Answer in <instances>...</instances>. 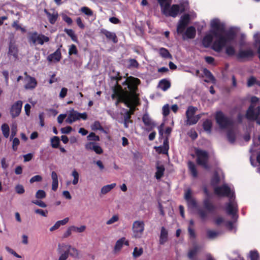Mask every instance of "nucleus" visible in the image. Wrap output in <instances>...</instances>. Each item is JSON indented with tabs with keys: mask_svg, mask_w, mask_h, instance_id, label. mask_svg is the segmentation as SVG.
<instances>
[{
	"mask_svg": "<svg viewBox=\"0 0 260 260\" xmlns=\"http://www.w3.org/2000/svg\"><path fill=\"white\" fill-rule=\"evenodd\" d=\"M210 26L211 30L204 37L203 44L205 47L212 46L214 51L220 52L225 44L235 38V34L231 31L223 34L224 24L218 18L211 20Z\"/></svg>",
	"mask_w": 260,
	"mask_h": 260,
	"instance_id": "f257e3e1",
	"label": "nucleus"
},
{
	"mask_svg": "<svg viewBox=\"0 0 260 260\" xmlns=\"http://www.w3.org/2000/svg\"><path fill=\"white\" fill-rule=\"evenodd\" d=\"M140 83V80L133 77L127 78L122 82L123 87L118 84L113 89V93L112 98H117L115 103L116 106L119 102H123L129 108L137 106L139 104L138 95L136 93L137 86Z\"/></svg>",
	"mask_w": 260,
	"mask_h": 260,
	"instance_id": "f03ea898",
	"label": "nucleus"
},
{
	"mask_svg": "<svg viewBox=\"0 0 260 260\" xmlns=\"http://www.w3.org/2000/svg\"><path fill=\"white\" fill-rule=\"evenodd\" d=\"M215 192L219 196H226L230 198L229 202L225 207V210L228 214L232 215L234 219L237 218L236 213L238 210L237 203L235 201L234 192L230 187L224 184L215 188Z\"/></svg>",
	"mask_w": 260,
	"mask_h": 260,
	"instance_id": "7ed1b4c3",
	"label": "nucleus"
},
{
	"mask_svg": "<svg viewBox=\"0 0 260 260\" xmlns=\"http://www.w3.org/2000/svg\"><path fill=\"white\" fill-rule=\"evenodd\" d=\"M215 119L216 122L221 128H228L227 138L230 143H234L236 138V130L231 120L224 116L221 111L217 112Z\"/></svg>",
	"mask_w": 260,
	"mask_h": 260,
	"instance_id": "20e7f679",
	"label": "nucleus"
},
{
	"mask_svg": "<svg viewBox=\"0 0 260 260\" xmlns=\"http://www.w3.org/2000/svg\"><path fill=\"white\" fill-rule=\"evenodd\" d=\"M188 9L187 2L181 0L179 4H169L161 9L162 14L167 17H176L179 14L184 12Z\"/></svg>",
	"mask_w": 260,
	"mask_h": 260,
	"instance_id": "39448f33",
	"label": "nucleus"
},
{
	"mask_svg": "<svg viewBox=\"0 0 260 260\" xmlns=\"http://www.w3.org/2000/svg\"><path fill=\"white\" fill-rule=\"evenodd\" d=\"M57 250L59 254L57 260H67L69 255L74 258H78L79 256V251L69 244H59Z\"/></svg>",
	"mask_w": 260,
	"mask_h": 260,
	"instance_id": "423d86ee",
	"label": "nucleus"
},
{
	"mask_svg": "<svg viewBox=\"0 0 260 260\" xmlns=\"http://www.w3.org/2000/svg\"><path fill=\"white\" fill-rule=\"evenodd\" d=\"M250 152L252 153L250 157L251 165L256 167L257 164L260 165V136L257 139L254 140Z\"/></svg>",
	"mask_w": 260,
	"mask_h": 260,
	"instance_id": "0eeeda50",
	"label": "nucleus"
},
{
	"mask_svg": "<svg viewBox=\"0 0 260 260\" xmlns=\"http://www.w3.org/2000/svg\"><path fill=\"white\" fill-rule=\"evenodd\" d=\"M145 230V223L142 220H138L134 221L132 224V238L140 239L142 237Z\"/></svg>",
	"mask_w": 260,
	"mask_h": 260,
	"instance_id": "6e6552de",
	"label": "nucleus"
},
{
	"mask_svg": "<svg viewBox=\"0 0 260 260\" xmlns=\"http://www.w3.org/2000/svg\"><path fill=\"white\" fill-rule=\"evenodd\" d=\"M196 17V14L194 12H190L189 14L183 15L178 22L177 27V31L178 34H182L185 27L189 23L191 19Z\"/></svg>",
	"mask_w": 260,
	"mask_h": 260,
	"instance_id": "1a4fd4ad",
	"label": "nucleus"
},
{
	"mask_svg": "<svg viewBox=\"0 0 260 260\" xmlns=\"http://www.w3.org/2000/svg\"><path fill=\"white\" fill-rule=\"evenodd\" d=\"M49 41V38L48 37L42 34H39L37 32L30 34L28 37L29 43L33 45L37 44L42 45Z\"/></svg>",
	"mask_w": 260,
	"mask_h": 260,
	"instance_id": "9d476101",
	"label": "nucleus"
},
{
	"mask_svg": "<svg viewBox=\"0 0 260 260\" xmlns=\"http://www.w3.org/2000/svg\"><path fill=\"white\" fill-rule=\"evenodd\" d=\"M197 108L192 107L189 106L186 111V124L187 125H192L197 123L198 120L201 118V115L199 114L197 115H194V114L196 112Z\"/></svg>",
	"mask_w": 260,
	"mask_h": 260,
	"instance_id": "9b49d317",
	"label": "nucleus"
},
{
	"mask_svg": "<svg viewBox=\"0 0 260 260\" xmlns=\"http://www.w3.org/2000/svg\"><path fill=\"white\" fill-rule=\"evenodd\" d=\"M195 153L197 157V162L205 168H207V161L208 159V153L203 150L196 149Z\"/></svg>",
	"mask_w": 260,
	"mask_h": 260,
	"instance_id": "f8f14e48",
	"label": "nucleus"
},
{
	"mask_svg": "<svg viewBox=\"0 0 260 260\" xmlns=\"http://www.w3.org/2000/svg\"><path fill=\"white\" fill-rule=\"evenodd\" d=\"M246 117L249 120H256L257 123L260 125V108L253 109L252 106H250L247 111Z\"/></svg>",
	"mask_w": 260,
	"mask_h": 260,
	"instance_id": "ddd939ff",
	"label": "nucleus"
},
{
	"mask_svg": "<svg viewBox=\"0 0 260 260\" xmlns=\"http://www.w3.org/2000/svg\"><path fill=\"white\" fill-rule=\"evenodd\" d=\"M22 106V102L18 101L15 102L11 107L10 114L13 118L18 116L21 112Z\"/></svg>",
	"mask_w": 260,
	"mask_h": 260,
	"instance_id": "4468645a",
	"label": "nucleus"
},
{
	"mask_svg": "<svg viewBox=\"0 0 260 260\" xmlns=\"http://www.w3.org/2000/svg\"><path fill=\"white\" fill-rule=\"evenodd\" d=\"M184 198L186 201L188 208L190 210H193L197 208V204L193 198L191 197L190 189H187L185 193Z\"/></svg>",
	"mask_w": 260,
	"mask_h": 260,
	"instance_id": "2eb2a0df",
	"label": "nucleus"
},
{
	"mask_svg": "<svg viewBox=\"0 0 260 260\" xmlns=\"http://www.w3.org/2000/svg\"><path fill=\"white\" fill-rule=\"evenodd\" d=\"M24 87L26 89H34L37 84L36 80L29 76L26 75L24 78Z\"/></svg>",
	"mask_w": 260,
	"mask_h": 260,
	"instance_id": "dca6fc26",
	"label": "nucleus"
},
{
	"mask_svg": "<svg viewBox=\"0 0 260 260\" xmlns=\"http://www.w3.org/2000/svg\"><path fill=\"white\" fill-rule=\"evenodd\" d=\"M85 148L87 150H93L96 154H100L103 153L102 148L94 142H88L85 145Z\"/></svg>",
	"mask_w": 260,
	"mask_h": 260,
	"instance_id": "f3484780",
	"label": "nucleus"
},
{
	"mask_svg": "<svg viewBox=\"0 0 260 260\" xmlns=\"http://www.w3.org/2000/svg\"><path fill=\"white\" fill-rule=\"evenodd\" d=\"M44 12L46 14L49 22L52 24H54L58 16L57 12L55 10L48 11L45 9Z\"/></svg>",
	"mask_w": 260,
	"mask_h": 260,
	"instance_id": "a211bd4d",
	"label": "nucleus"
},
{
	"mask_svg": "<svg viewBox=\"0 0 260 260\" xmlns=\"http://www.w3.org/2000/svg\"><path fill=\"white\" fill-rule=\"evenodd\" d=\"M196 35V30L194 27L189 26L187 27L183 36L184 39H193Z\"/></svg>",
	"mask_w": 260,
	"mask_h": 260,
	"instance_id": "6ab92c4d",
	"label": "nucleus"
},
{
	"mask_svg": "<svg viewBox=\"0 0 260 260\" xmlns=\"http://www.w3.org/2000/svg\"><path fill=\"white\" fill-rule=\"evenodd\" d=\"M168 240V231L164 227H162L160 230L159 242L161 245H164Z\"/></svg>",
	"mask_w": 260,
	"mask_h": 260,
	"instance_id": "aec40b11",
	"label": "nucleus"
},
{
	"mask_svg": "<svg viewBox=\"0 0 260 260\" xmlns=\"http://www.w3.org/2000/svg\"><path fill=\"white\" fill-rule=\"evenodd\" d=\"M69 221V217H66L62 220L57 221L53 225H52L50 229V232H53L58 230L61 225H64L66 224Z\"/></svg>",
	"mask_w": 260,
	"mask_h": 260,
	"instance_id": "412c9836",
	"label": "nucleus"
},
{
	"mask_svg": "<svg viewBox=\"0 0 260 260\" xmlns=\"http://www.w3.org/2000/svg\"><path fill=\"white\" fill-rule=\"evenodd\" d=\"M78 115L79 114L78 112L74 110H72L70 111V113L66 121L68 123L71 124L73 122L79 120Z\"/></svg>",
	"mask_w": 260,
	"mask_h": 260,
	"instance_id": "4be33fe9",
	"label": "nucleus"
},
{
	"mask_svg": "<svg viewBox=\"0 0 260 260\" xmlns=\"http://www.w3.org/2000/svg\"><path fill=\"white\" fill-rule=\"evenodd\" d=\"M52 179V189L56 191L58 187V175L55 171H52L51 174Z\"/></svg>",
	"mask_w": 260,
	"mask_h": 260,
	"instance_id": "5701e85b",
	"label": "nucleus"
},
{
	"mask_svg": "<svg viewBox=\"0 0 260 260\" xmlns=\"http://www.w3.org/2000/svg\"><path fill=\"white\" fill-rule=\"evenodd\" d=\"M254 53L251 49L241 50L238 54V57L241 58H246L252 57Z\"/></svg>",
	"mask_w": 260,
	"mask_h": 260,
	"instance_id": "b1692460",
	"label": "nucleus"
},
{
	"mask_svg": "<svg viewBox=\"0 0 260 260\" xmlns=\"http://www.w3.org/2000/svg\"><path fill=\"white\" fill-rule=\"evenodd\" d=\"M235 38L232 40L230 42L228 43L225 45L223 47V48L225 47V53L229 56H233L235 54L236 50L235 47L233 45H231V43L234 41Z\"/></svg>",
	"mask_w": 260,
	"mask_h": 260,
	"instance_id": "393cba45",
	"label": "nucleus"
},
{
	"mask_svg": "<svg viewBox=\"0 0 260 260\" xmlns=\"http://www.w3.org/2000/svg\"><path fill=\"white\" fill-rule=\"evenodd\" d=\"M61 53L59 50H56L53 53L50 54L48 57V60L50 61L57 62L61 59Z\"/></svg>",
	"mask_w": 260,
	"mask_h": 260,
	"instance_id": "a878e982",
	"label": "nucleus"
},
{
	"mask_svg": "<svg viewBox=\"0 0 260 260\" xmlns=\"http://www.w3.org/2000/svg\"><path fill=\"white\" fill-rule=\"evenodd\" d=\"M203 71L204 74V76H203V77L205 78V79H204V81L205 82H210L212 83H214L215 82V79L210 71H209L206 69H204Z\"/></svg>",
	"mask_w": 260,
	"mask_h": 260,
	"instance_id": "bb28decb",
	"label": "nucleus"
},
{
	"mask_svg": "<svg viewBox=\"0 0 260 260\" xmlns=\"http://www.w3.org/2000/svg\"><path fill=\"white\" fill-rule=\"evenodd\" d=\"M171 128L170 127H167L165 132V135H166V138L164 141V150L162 151L164 153H166L168 152L169 149V144H168V136L170 135L171 132Z\"/></svg>",
	"mask_w": 260,
	"mask_h": 260,
	"instance_id": "cd10ccee",
	"label": "nucleus"
},
{
	"mask_svg": "<svg viewBox=\"0 0 260 260\" xmlns=\"http://www.w3.org/2000/svg\"><path fill=\"white\" fill-rule=\"evenodd\" d=\"M116 184L115 183H112L103 186L101 189V193L103 195L106 194L109 192L112 189H113Z\"/></svg>",
	"mask_w": 260,
	"mask_h": 260,
	"instance_id": "c85d7f7f",
	"label": "nucleus"
},
{
	"mask_svg": "<svg viewBox=\"0 0 260 260\" xmlns=\"http://www.w3.org/2000/svg\"><path fill=\"white\" fill-rule=\"evenodd\" d=\"M8 54L10 56H13L14 58H16L17 55V48L15 45H10Z\"/></svg>",
	"mask_w": 260,
	"mask_h": 260,
	"instance_id": "c756f323",
	"label": "nucleus"
},
{
	"mask_svg": "<svg viewBox=\"0 0 260 260\" xmlns=\"http://www.w3.org/2000/svg\"><path fill=\"white\" fill-rule=\"evenodd\" d=\"M170 82L167 80H161L158 84L159 87L164 91L167 90L170 87Z\"/></svg>",
	"mask_w": 260,
	"mask_h": 260,
	"instance_id": "7c9ffc66",
	"label": "nucleus"
},
{
	"mask_svg": "<svg viewBox=\"0 0 260 260\" xmlns=\"http://www.w3.org/2000/svg\"><path fill=\"white\" fill-rule=\"evenodd\" d=\"M201 247L199 245H195L192 249H191L188 254V256L189 258H193L197 252L200 250Z\"/></svg>",
	"mask_w": 260,
	"mask_h": 260,
	"instance_id": "2f4dec72",
	"label": "nucleus"
},
{
	"mask_svg": "<svg viewBox=\"0 0 260 260\" xmlns=\"http://www.w3.org/2000/svg\"><path fill=\"white\" fill-rule=\"evenodd\" d=\"M156 170L155 176L156 179H159L163 176L165 168L162 165H158L156 167Z\"/></svg>",
	"mask_w": 260,
	"mask_h": 260,
	"instance_id": "473e14b6",
	"label": "nucleus"
},
{
	"mask_svg": "<svg viewBox=\"0 0 260 260\" xmlns=\"http://www.w3.org/2000/svg\"><path fill=\"white\" fill-rule=\"evenodd\" d=\"M71 176L73 177L72 184L75 185H77L78 183L79 180V173L76 169H74L71 173Z\"/></svg>",
	"mask_w": 260,
	"mask_h": 260,
	"instance_id": "72a5a7b5",
	"label": "nucleus"
},
{
	"mask_svg": "<svg viewBox=\"0 0 260 260\" xmlns=\"http://www.w3.org/2000/svg\"><path fill=\"white\" fill-rule=\"evenodd\" d=\"M1 130L4 136L7 138L10 134V128L9 125L6 123H4L1 126Z\"/></svg>",
	"mask_w": 260,
	"mask_h": 260,
	"instance_id": "f704fd0d",
	"label": "nucleus"
},
{
	"mask_svg": "<svg viewBox=\"0 0 260 260\" xmlns=\"http://www.w3.org/2000/svg\"><path fill=\"white\" fill-rule=\"evenodd\" d=\"M143 253V249L142 247H136L134 249V251L133 252V256L134 258H137L140 256Z\"/></svg>",
	"mask_w": 260,
	"mask_h": 260,
	"instance_id": "c9c22d12",
	"label": "nucleus"
},
{
	"mask_svg": "<svg viewBox=\"0 0 260 260\" xmlns=\"http://www.w3.org/2000/svg\"><path fill=\"white\" fill-rule=\"evenodd\" d=\"M86 226L85 225H82L79 227L75 225H72L71 226V229L73 230V232L79 233L84 232L86 230Z\"/></svg>",
	"mask_w": 260,
	"mask_h": 260,
	"instance_id": "e433bc0d",
	"label": "nucleus"
},
{
	"mask_svg": "<svg viewBox=\"0 0 260 260\" xmlns=\"http://www.w3.org/2000/svg\"><path fill=\"white\" fill-rule=\"evenodd\" d=\"M119 220V215L118 214L113 215L110 218H109L106 222L107 225H111Z\"/></svg>",
	"mask_w": 260,
	"mask_h": 260,
	"instance_id": "4c0bfd02",
	"label": "nucleus"
},
{
	"mask_svg": "<svg viewBox=\"0 0 260 260\" xmlns=\"http://www.w3.org/2000/svg\"><path fill=\"white\" fill-rule=\"evenodd\" d=\"M212 122L210 120H206L203 123V127L204 130L208 133H210L212 128Z\"/></svg>",
	"mask_w": 260,
	"mask_h": 260,
	"instance_id": "58836bf2",
	"label": "nucleus"
},
{
	"mask_svg": "<svg viewBox=\"0 0 260 260\" xmlns=\"http://www.w3.org/2000/svg\"><path fill=\"white\" fill-rule=\"evenodd\" d=\"M104 34L107 38L112 40L113 42L115 43L117 42L116 36L114 33L105 30Z\"/></svg>",
	"mask_w": 260,
	"mask_h": 260,
	"instance_id": "ea45409f",
	"label": "nucleus"
},
{
	"mask_svg": "<svg viewBox=\"0 0 260 260\" xmlns=\"http://www.w3.org/2000/svg\"><path fill=\"white\" fill-rule=\"evenodd\" d=\"M188 168L190 173H191L193 177H196L197 176V171L196 170L195 165L189 161L188 164Z\"/></svg>",
	"mask_w": 260,
	"mask_h": 260,
	"instance_id": "a19ab883",
	"label": "nucleus"
},
{
	"mask_svg": "<svg viewBox=\"0 0 260 260\" xmlns=\"http://www.w3.org/2000/svg\"><path fill=\"white\" fill-rule=\"evenodd\" d=\"M251 106H253V109H255L256 107H259L260 108V100L259 99L256 97V96H253L251 98Z\"/></svg>",
	"mask_w": 260,
	"mask_h": 260,
	"instance_id": "79ce46f5",
	"label": "nucleus"
},
{
	"mask_svg": "<svg viewBox=\"0 0 260 260\" xmlns=\"http://www.w3.org/2000/svg\"><path fill=\"white\" fill-rule=\"evenodd\" d=\"M159 54L164 58H171V55L167 49L161 48L159 50Z\"/></svg>",
	"mask_w": 260,
	"mask_h": 260,
	"instance_id": "37998d69",
	"label": "nucleus"
},
{
	"mask_svg": "<svg viewBox=\"0 0 260 260\" xmlns=\"http://www.w3.org/2000/svg\"><path fill=\"white\" fill-rule=\"evenodd\" d=\"M123 240H122L121 238L116 242L115 245L114 246L115 251L117 252L121 250L123 245Z\"/></svg>",
	"mask_w": 260,
	"mask_h": 260,
	"instance_id": "c03bdc74",
	"label": "nucleus"
},
{
	"mask_svg": "<svg viewBox=\"0 0 260 260\" xmlns=\"http://www.w3.org/2000/svg\"><path fill=\"white\" fill-rule=\"evenodd\" d=\"M256 45L258 48V53L260 59V34L256 33L254 35Z\"/></svg>",
	"mask_w": 260,
	"mask_h": 260,
	"instance_id": "a18cd8bd",
	"label": "nucleus"
},
{
	"mask_svg": "<svg viewBox=\"0 0 260 260\" xmlns=\"http://www.w3.org/2000/svg\"><path fill=\"white\" fill-rule=\"evenodd\" d=\"M250 260H258L259 258V254L256 250H253L249 252V254Z\"/></svg>",
	"mask_w": 260,
	"mask_h": 260,
	"instance_id": "49530a36",
	"label": "nucleus"
},
{
	"mask_svg": "<svg viewBox=\"0 0 260 260\" xmlns=\"http://www.w3.org/2000/svg\"><path fill=\"white\" fill-rule=\"evenodd\" d=\"M51 146L53 148H57L59 144V139L58 137L54 136L51 139Z\"/></svg>",
	"mask_w": 260,
	"mask_h": 260,
	"instance_id": "de8ad7c7",
	"label": "nucleus"
},
{
	"mask_svg": "<svg viewBox=\"0 0 260 260\" xmlns=\"http://www.w3.org/2000/svg\"><path fill=\"white\" fill-rule=\"evenodd\" d=\"M219 233L218 232L213 230H209L207 231L208 237L210 239H214L216 238Z\"/></svg>",
	"mask_w": 260,
	"mask_h": 260,
	"instance_id": "09e8293b",
	"label": "nucleus"
},
{
	"mask_svg": "<svg viewBox=\"0 0 260 260\" xmlns=\"http://www.w3.org/2000/svg\"><path fill=\"white\" fill-rule=\"evenodd\" d=\"M81 11L85 15L90 16L93 15L92 11L87 7H83L81 8Z\"/></svg>",
	"mask_w": 260,
	"mask_h": 260,
	"instance_id": "8fccbe9b",
	"label": "nucleus"
},
{
	"mask_svg": "<svg viewBox=\"0 0 260 260\" xmlns=\"http://www.w3.org/2000/svg\"><path fill=\"white\" fill-rule=\"evenodd\" d=\"M143 121L147 126H150L152 124V121L149 115L147 114L144 115L143 117Z\"/></svg>",
	"mask_w": 260,
	"mask_h": 260,
	"instance_id": "3c124183",
	"label": "nucleus"
},
{
	"mask_svg": "<svg viewBox=\"0 0 260 260\" xmlns=\"http://www.w3.org/2000/svg\"><path fill=\"white\" fill-rule=\"evenodd\" d=\"M172 0H158V2L160 6L161 9L167 5L171 4Z\"/></svg>",
	"mask_w": 260,
	"mask_h": 260,
	"instance_id": "603ef678",
	"label": "nucleus"
},
{
	"mask_svg": "<svg viewBox=\"0 0 260 260\" xmlns=\"http://www.w3.org/2000/svg\"><path fill=\"white\" fill-rule=\"evenodd\" d=\"M136 106L133 107V109H131V108H129V111H127L126 113V115L124 117V121H129L131 122L129 120L130 116L131 114H132L134 112V111L135 110V107Z\"/></svg>",
	"mask_w": 260,
	"mask_h": 260,
	"instance_id": "864d4df0",
	"label": "nucleus"
},
{
	"mask_svg": "<svg viewBox=\"0 0 260 260\" xmlns=\"http://www.w3.org/2000/svg\"><path fill=\"white\" fill-rule=\"evenodd\" d=\"M64 31L67 33V34L72 39L75 41L76 40V37L74 34V31L72 29H66Z\"/></svg>",
	"mask_w": 260,
	"mask_h": 260,
	"instance_id": "5fc2aeb1",
	"label": "nucleus"
},
{
	"mask_svg": "<svg viewBox=\"0 0 260 260\" xmlns=\"http://www.w3.org/2000/svg\"><path fill=\"white\" fill-rule=\"evenodd\" d=\"M87 139L89 141H98L100 140L99 137L98 136L95 135V134L93 133H91L88 136Z\"/></svg>",
	"mask_w": 260,
	"mask_h": 260,
	"instance_id": "6e6d98bb",
	"label": "nucleus"
},
{
	"mask_svg": "<svg viewBox=\"0 0 260 260\" xmlns=\"http://www.w3.org/2000/svg\"><path fill=\"white\" fill-rule=\"evenodd\" d=\"M46 197V193L43 190H39L36 193V197L37 199H43Z\"/></svg>",
	"mask_w": 260,
	"mask_h": 260,
	"instance_id": "4d7b16f0",
	"label": "nucleus"
},
{
	"mask_svg": "<svg viewBox=\"0 0 260 260\" xmlns=\"http://www.w3.org/2000/svg\"><path fill=\"white\" fill-rule=\"evenodd\" d=\"M257 81H258L256 80V79L254 77H251L248 79L247 86L248 87H251V86L254 85V84H256V82Z\"/></svg>",
	"mask_w": 260,
	"mask_h": 260,
	"instance_id": "13d9d810",
	"label": "nucleus"
},
{
	"mask_svg": "<svg viewBox=\"0 0 260 260\" xmlns=\"http://www.w3.org/2000/svg\"><path fill=\"white\" fill-rule=\"evenodd\" d=\"M42 180V177L41 176L37 175L31 177L29 180L30 183H32L35 182H40Z\"/></svg>",
	"mask_w": 260,
	"mask_h": 260,
	"instance_id": "bf43d9fd",
	"label": "nucleus"
},
{
	"mask_svg": "<svg viewBox=\"0 0 260 260\" xmlns=\"http://www.w3.org/2000/svg\"><path fill=\"white\" fill-rule=\"evenodd\" d=\"M20 143L19 140L17 138H15L13 140L12 148L14 151H16L17 149V146Z\"/></svg>",
	"mask_w": 260,
	"mask_h": 260,
	"instance_id": "052dcab7",
	"label": "nucleus"
},
{
	"mask_svg": "<svg viewBox=\"0 0 260 260\" xmlns=\"http://www.w3.org/2000/svg\"><path fill=\"white\" fill-rule=\"evenodd\" d=\"M204 204L206 210L210 211L213 209V206L208 200H205Z\"/></svg>",
	"mask_w": 260,
	"mask_h": 260,
	"instance_id": "680f3d73",
	"label": "nucleus"
},
{
	"mask_svg": "<svg viewBox=\"0 0 260 260\" xmlns=\"http://www.w3.org/2000/svg\"><path fill=\"white\" fill-rule=\"evenodd\" d=\"M15 190L18 194H22L24 192L25 190L22 185L18 184L15 187Z\"/></svg>",
	"mask_w": 260,
	"mask_h": 260,
	"instance_id": "e2e57ef3",
	"label": "nucleus"
},
{
	"mask_svg": "<svg viewBox=\"0 0 260 260\" xmlns=\"http://www.w3.org/2000/svg\"><path fill=\"white\" fill-rule=\"evenodd\" d=\"M170 112V108L168 104L164 105L162 107V114L164 116H166L169 115Z\"/></svg>",
	"mask_w": 260,
	"mask_h": 260,
	"instance_id": "0e129e2a",
	"label": "nucleus"
},
{
	"mask_svg": "<svg viewBox=\"0 0 260 260\" xmlns=\"http://www.w3.org/2000/svg\"><path fill=\"white\" fill-rule=\"evenodd\" d=\"M69 53L71 54H76L77 53V50L75 45L73 44L70 46Z\"/></svg>",
	"mask_w": 260,
	"mask_h": 260,
	"instance_id": "69168bd1",
	"label": "nucleus"
},
{
	"mask_svg": "<svg viewBox=\"0 0 260 260\" xmlns=\"http://www.w3.org/2000/svg\"><path fill=\"white\" fill-rule=\"evenodd\" d=\"M62 18L63 20L66 23H67L69 25H71L72 24V19L66 14H62Z\"/></svg>",
	"mask_w": 260,
	"mask_h": 260,
	"instance_id": "338daca9",
	"label": "nucleus"
},
{
	"mask_svg": "<svg viewBox=\"0 0 260 260\" xmlns=\"http://www.w3.org/2000/svg\"><path fill=\"white\" fill-rule=\"evenodd\" d=\"M67 92H68V89L66 87H63L61 88V91L59 93V97L61 99H63L64 98L67 94Z\"/></svg>",
	"mask_w": 260,
	"mask_h": 260,
	"instance_id": "774afa93",
	"label": "nucleus"
}]
</instances>
